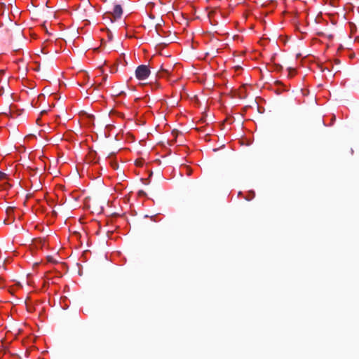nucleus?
I'll return each instance as SVG.
<instances>
[{"label":"nucleus","mask_w":359,"mask_h":359,"mask_svg":"<svg viewBox=\"0 0 359 359\" xmlns=\"http://www.w3.org/2000/svg\"><path fill=\"white\" fill-rule=\"evenodd\" d=\"M122 8L119 5L114 6L113 11L106 13L104 15L103 19L114 22L117 19L120 18L122 15Z\"/></svg>","instance_id":"f257e3e1"},{"label":"nucleus","mask_w":359,"mask_h":359,"mask_svg":"<svg viewBox=\"0 0 359 359\" xmlns=\"http://www.w3.org/2000/svg\"><path fill=\"white\" fill-rule=\"evenodd\" d=\"M149 74L150 70L147 65H140L135 71V76L139 80H145Z\"/></svg>","instance_id":"f03ea898"},{"label":"nucleus","mask_w":359,"mask_h":359,"mask_svg":"<svg viewBox=\"0 0 359 359\" xmlns=\"http://www.w3.org/2000/svg\"><path fill=\"white\" fill-rule=\"evenodd\" d=\"M22 111V110L19 109L16 105H11L9 108L4 112V114L14 118L19 116Z\"/></svg>","instance_id":"7ed1b4c3"},{"label":"nucleus","mask_w":359,"mask_h":359,"mask_svg":"<svg viewBox=\"0 0 359 359\" xmlns=\"http://www.w3.org/2000/svg\"><path fill=\"white\" fill-rule=\"evenodd\" d=\"M183 168L185 170V173L187 175L189 176L191 175L192 173V170L191 168L188 166L186 164H184V163H181V169ZM182 176V172L181 171V177Z\"/></svg>","instance_id":"20e7f679"},{"label":"nucleus","mask_w":359,"mask_h":359,"mask_svg":"<svg viewBox=\"0 0 359 359\" xmlns=\"http://www.w3.org/2000/svg\"><path fill=\"white\" fill-rule=\"evenodd\" d=\"M102 32L106 34L108 41H111L112 39V34L109 29L102 30Z\"/></svg>","instance_id":"39448f33"},{"label":"nucleus","mask_w":359,"mask_h":359,"mask_svg":"<svg viewBox=\"0 0 359 359\" xmlns=\"http://www.w3.org/2000/svg\"><path fill=\"white\" fill-rule=\"evenodd\" d=\"M185 90L184 89V86H181V90ZM180 97H181V100L183 99L184 97H187V98H189L190 96L187 93V92H184V95L182 94V93L181 92V95H180Z\"/></svg>","instance_id":"423d86ee"},{"label":"nucleus","mask_w":359,"mask_h":359,"mask_svg":"<svg viewBox=\"0 0 359 359\" xmlns=\"http://www.w3.org/2000/svg\"><path fill=\"white\" fill-rule=\"evenodd\" d=\"M181 15H182V20H184V25H185L186 26H188L189 22H188L187 18H184V14H183V13H181ZM180 25H181V26H182V25H183V23H182V21H181V22H180Z\"/></svg>","instance_id":"0eeeda50"},{"label":"nucleus","mask_w":359,"mask_h":359,"mask_svg":"<svg viewBox=\"0 0 359 359\" xmlns=\"http://www.w3.org/2000/svg\"><path fill=\"white\" fill-rule=\"evenodd\" d=\"M52 271H47L46 273H45L43 278H46L47 280H49L51 279V277L49 276L50 273Z\"/></svg>","instance_id":"6e6552de"},{"label":"nucleus","mask_w":359,"mask_h":359,"mask_svg":"<svg viewBox=\"0 0 359 359\" xmlns=\"http://www.w3.org/2000/svg\"><path fill=\"white\" fill-rule=\"evenodd\" d=\"M6 175L4 172L0 171V181L6 179Z\"/></svg>","instance_id":"1a4fd4ad"},{"label":"nucleus","mask_w":359,"mask_h":359,"mask_svg":"<svg viewBox=\"0 0 359 359\" xmlns=\"http://www.w3.org/2000/svg\"><path fill=\"white\" fill-rule=\"evenodd\" d=\"M187 147H185V146H184V145H182V144H181V152H182V151H184V152H185V153H187Z\"/></svg>","instance_id":"9d476101"},{"label":"nucleus","mask_w":359,"mask_h":359,"mask_svg":"<svg viewBox=\"0 0 359 359\" xmlns=\"http://www.w3.org/2000/svg\"><path fill=\"white\" fill-rule=\"evenodd\" d=\"M288 71H289V74H290V76H292V72H294V69H293V68H292V67H289V68H288Z\"/></svg>","instance_id":"9b49d317"},{"label":"nucleus","mask_w":359,"mask_h":359,"mask_svg":"<svg viewBox=\"0 0 359 359\" xmlns=\"http://www.w3.org/2000/svg\"><path fill=\"white\" fill-rule=\"evenodd\" d=\"M116 70H117V67H114L111 68V69L110 70V72H111V73H114V72H116Z\"/></svg>","instance_id":"f8f14e48"},{"label":"nucleus","mask_w":359,"mask_h":359,"mask_svg":"<svg viewBox=\"0 0 359 359\" xmlns=\"http://www.w3.org/2000/svg\"><path fill=\"white\" fill-rule=\"evenodd\" d=\"M213 13H215V11H212L209 13V17H210Z\"/></svg>","instance_id":"ddd939ff"},{"label":"nucleus","mask_w":359,"mask_h":359,"mask_svg":"<svg viewBox=\"0 0 359 359\" xmlns=\"http://www.w3.org/2000/svg\"><path fill=\"white\" fill-rule=\"evenodd\" d=\"M281 68H282V67H281L280 65H277V68H276V69H277V70H279V69H280Z\"/></svg>","instance_id":"4468645a"},{"label":"nucleus","mask_w":359,"mask_h":359,"mask_svg":"<svg viewBox=\"0 0 359 359\" xmlns=\"http://www.w3.org/2000/svg\"><path fill=\"white\" fill-rule=\"evenodd\" d=\"M79 275L81 276V275H82V271H79Z\"/></svg>","instance_id":"2eb2a0df"},{"label":"nucleus","mask_w":359,"mask_h":359,"mask_svg":"<svg viewBox=\"0 0 359 359\" xmlns=\"http://www.w3.org/2000/svg\"><path fill=\"white\" fill-rule=\"evenodd\" d=\"M57 272H59V271H57ZM58 275L59 276H62V274L60 272L58 273Z\"/></svg>","instance_id":"dca6fc26"}]
</instances>
